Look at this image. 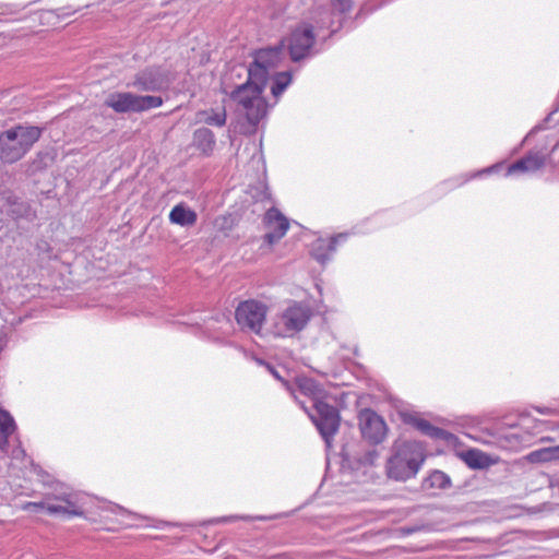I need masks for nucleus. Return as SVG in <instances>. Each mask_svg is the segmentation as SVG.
Returning <instances> with one entry per match:
<instances>
[{"instance_id": "obj_2", "label": "nucleus", "mask_w": 559, "mask_h": 559, "mask_svg": "<svg viewBox=\"0 0 559 559\" xmlns=\"http://www.w3.org/2000/svg\"><path fill=\"white\" fill-rule=\"evenodd\" d=\"M350 10V0H333L329 8H320L312 13L313 24H300L275 48H281L282 52L284 47L287 48L293 61H299L308 57L314 45V27L318 31L326 28L334 33L342 26L346 13Z\"/></svg>"}, {"instance_id": "obj_11", "label": "nucleus", "mask_w": 559, "mask_h": 559, "mask_svg": "<svg viewBox=\"0 0 559 559\" xmlns=\"http://www.w3.org/2000/svg\"><path fill=\"white\" fill-rule=\"evenodd\" d=\"M362 437L370 443L378 444L384 439V420L376 412L366 408L358 416Z\"/></svg>"}, {"instance_id": "obj_5", "label": "nucleus", "mask_w": 559, "mask_h": 559, "mask_svg": "<svg viewBox=\"0 0 559 559\" xmlns=\"http://www.w3.org/2000/svg\"><path fill=\"white\" fill-rule=\"evenodd\" d=\"M312 317L309 306L294 301L275 316L272 332L275 336L292 337L302 331Z\"/></svg>"}, {"instance_id": "obj_24", "label": "nucleus", "mask_w": 559, "mask_h": 559, "mask_svg": "<svg viewBox=\"0 0 559 559\" xmlns=\"http://www.w3.org/2000/svg\"><path fill=\"white\" fill-rule=\"evenodd\" d=\"M527 459L530 462H548L557 457V452L555 451V448H548V449H540L531 452L527 455Z\"/></svg>"}, {"instance_id": "obj_4", "label": "nucleus", "mask_w": 559, "mask_h": 559, "mask_svg": "<svg viewBox=\"0 0 559 559\" xmlns=\"http://www.w3.org/2000/svg\"><path fill=\"white\" fill-rule=\"evenodd\" d=\"M393 455L388 462L386 475L395 480L414 477L425 461L423 449L415 442H402L393 447Z\"/></svg>"}, {"instance_id": "obj_14", "label": "nucleus", "mask_w": 559, "mask_h": 559, "mask_svg": "<svg viewBox=\"0 0 559 559\" xmlns=\"http://www.w3.org/2000/svg\"><path fill=\"white\" fill-rule=\"evenodd\" d=\"M285 384L299 404L301 401L298 400L297 392L301 395L308 396L312 401L313 407L317 405V402H322L324 396V391L321 386L310 378H298L296 380L295 388L289 386L287 383Z\"/></svg>"}, {"instance_id": "obj_18", "label": "nucleus", "mask_w": 559, "mask_h": 559, "mask_svg": "<svg viewBox=\"0 0 559 559\" xmlns=\"http://www.w3.org/2000/svg\"><path fill=\"white\" fill-rule=\"evenodd\" d=\"M452 486L451 478L442 471H432L421 484L424 490L440 489L444 490Z\"/></svg>"}, {"instance_id": "obj_26", "label": "nucleus", "mask_w": 559, "mask_h": 559, "mask_svg": "<svg viewBox=\"0 0 559 559\" xmlns=\"http://www.w3.org/2000/svg\"><path fill=\"white\" fill-rule=\"evenodd\" d=\"M428 437L435 440H443L447 443H452L456 439L453 433L436 426L432 427Z\"/></svg>"}, {"instance_id": "obj_19", "label": "nucleus", "mask_w": 559, "mask_h": 559, "mask_svg": "<svg viewBox=\"0 0 559 559\" xmlns=\"http://www.w3.org/2000/svg\"><path fill=\"white\" fill-rule=\"evenodd\" d=\"M15 430L13 417L4 409L0 408V449L5 450L9 437Z\"/></svg>"}, {"instance_id": "obj_8", "label": "nucleus", "mask_w": 559, "mask_h": 559, "mask_svg": "<svg viewBox=\"0 0 559 559\" xmlns=\"http://www.w3.org/2000/svg\"><path fill=\"white\" fill-rule=\"evenodd\" d=\"M171 82L169 73L159 67H147L139 71L127 85L143 92L166 90Z\"/></svg>"}, {"instance_id": "obj_3", "label": "nucleus", "mask_w": 559, "mask_h": 559, "mask_svg": "<svg viewBox=\"0 0 559 559\" xmlns=\"http://www.w3.org/2000/svg\"><path fill=\"white\" fill-rule=\"evenodd\" d=\"M43 129L17 124L0 134V159L7 164L20 160L39 140Z\"/></svg>"}, {"instance_id": "obj_9", "label": "nucleus", "mask_w": 559, "mask_h": 559, "mask_svg": "<svg viewBox=\"0 0 559 559\" xmlns=\"http://www.w3.org/2000/svg\"><path fill=\"white\" fill-rule=\"evenodd\" d=\"M23 509L46 510L49 514L67 516H80L83 514V512L76 506V502L72 499V495L67 492L56 495L53 498L48 497L45 501L41 502H27Z\"/></svg>"}, {"instance_id": "obj_25", "label": "nucleus", "mask_w": 559, "mask_h": 559, "mask_svg": "<svg viewBox=\"0 0 559 559\" xmlns=\"http://www.w3.org/2000/svg\"><path fill=\"white\" fill-rule=\"evenodd\" d=\"M404 421L413 425L416 429H418L423 435L428 436L433 425H431L428 420L423 418H417L413 415H405Z\"/></svg>"}, {"instance_id": "obj_15", "label": "nucleus", "mask_w": 559, "mask_h": 559, "mask_svg": "<svg viewBox=\"0 0 559 559\" xmlns=\"http://www.w3.org/2000/svg\"><path fill=\"white\" fill-rule=\"evenodd\" d=\"M346 235L340 234L331 239H317L311 247V255L321 264L328 262L336 250L338 241L344 240Z\"/></svg>"}, {"instance_id": "obj_28", "label": "nucleus", "mask_w": 559, "mask_h": 559, "mask_svg": "<svg viewBox=\"0 0 559 559\" xmlns=\"http://www.w3.org/2000/svg\"><path fill=\"white\" fill-rule=\"evenodd\" d=\"M421 527L420 526H411V527H401L400 531L403 533V534H412V533H415V532H418L420 531Z\"/></svg>"}, {"instance_id": "obj_17", "label": "nucleus", "mask_w": 559, "mask_h": 559, "mask_svg": "<svg viewBox=\"0 0 559 559\" xmlns=\"http://www.w3.org/2000/svg\"><path fill=\"white\" fill-rule=\"evenodd\" d=\"M193 143L202 153L210 155L215 147V135L207 128H199L193 133Z\"/></svg>"}, {"instance_id": "obj_31", "label": "nucleus", "mask_w": 559, "mask_h": 559, "mask_svg": "<svg viewBox=\"0 0 559 559\" xmlns=\"http://www.w3.org/2000/svg\"><path fill=\"white\" fill-rule=\"evenodd\" d=\"M116 509L119 510L120 512H127L123 508H121L119 506H116Z\"/></svg>"}, {"instance_id": "obj_13", "label": "nucleus", "mask_w": 559, "mask_h": 559, "mask_svg": "<svg viewBox=\"0 0 559 559\" xmlns=\"http://www.w3.org/2000/svg\"><path fill=\"white\" fill-rule=\"evenodd\" d=\"M264 224L267 229L264 236V240L269 245H273L283 238L289 227L287 218L277 209L274 207L270 209L265 213Z\"/></svg>"}, {"instance_id": "obj_34", "label": "nucleus", "mask_w": 559, "mask_h": 559, "mask_svg": "<svg viewBox=\"0 0 559 559\" xmlns=\"http://www.w3.org/2000/svg\"><path fill=\"white\" fill-rule=\"evenodd\" d=\"M236 516H229V518H226L225 520H228V521H231V520H235Z\"/></svg>"}, {"instance_id": "obj_32", "label": "nucleus", "mask_w": 559, "mask_h": 559, "mask_svg": "<svg viewBox=\"0 0 559 559\" xmlns=\"http://www.w3.org/2000/svg\"><path fill=\"white\" fill-rule=\"evenodd\" d=\"M555 451L557 452V457H559V445L555 447Z\"/></svg>"}, {"instance_id": "obj_33", "label": "nucleus", "mask_w": 559, "mask_h": 559, "mask_svg": "<svg viewBox=\"0 0 559 559\" xmlns=\"http://www.w3.org/2000/svg\"><path fill=\"white\" fill-rule=\"evenodd\" d=\"M537 411L540 413V414H547V412H545L544 409L542 408H537Z\"/></svg>"}, {"instance_id": "obj_12", "label": "nucleus", "mask_w": 559, "mask_h": 559, "mask_svg": "<svg viewBox=\"0 0 559 559\" xmlns=\"http://www.w3.org/2000/svg\"><path fill=\"white\" fill-rule=\"evenodd\" d=\"M380 460V452L376 449L366 450L355 461L354 473L358 481L366 483L379 477L376 462Z\"/></svg>"}, {"instance_id": "obj_30", "label": "nucleus", "mask_w": 559, "mask_h": 559, "mask_svg": "<svg viewBox=\"0 0 559 559\" xmlns=\"http://www.w3.org/2000/svg\"><path fill=\"white\" fill-rule=\"evenodd\" d=\"M270 370H271V372H272V374H273L274 377H276L277 379H280L278 373H277L274 369L270 368Z\"/></svg>"}, {"instance_id": "obj_16", "label": "nucleus", "mask_w": 559, "mask_h": 559, "mask_svg": "<svg viewBox=\"0 0 559 559\" xmlns=\"http://www.w3.org/2000/svg\"><path fill=\"white\" fill-rule=\"evenodd\" d=\"M198 215L185 203L175 205L169 213V221L181 227H191L197 223Z\"/></svg>"}, {"instance_id": "obj_1", "label": "nucleus", "mask_w": 559, "mask_h": 559, "mask_svg": "<svg viewBox=\"0 0 559 559\" xmlns=\"http://www.w3.org/2000/svg\"><path fill=\"white\" fill-rule=\"evenodd\" d=\"M281 61V48L258 50L248 69V81L230 94L231 99L238 104L252 129L266 115L267 105L262 97L266 82L272 80L271 93L275 98H278L292 82L288 72H275Z\"/></svg>"}, {"instance_id": "obj_22", "label": "nucleus", "mask_w": 559, "mask_h": 559, "mask_svg": "<svg viewBox=\"0 0 559 559\" xmlns=\"http://www.w3.org/2000/svg\"><path fill=\"white\" fill-rule=\"evenodd\" d=\"M464 460L472 468H484L488 465V456L479 450H468L464 455Z\"/></svg>"}, {"instance_id": "obj_27", "label": "nucleus", "mask_w": 559, "mask_h": 559, "mask_svg": "<svg viewBox=\"0 0 559 559\" xmlns=\"http://www.w3.org/2000/svg\"><path fill=\"white\" fill-rule=\"evenodd\" d=\"M525 167L526 166L520 158L508 166L507 176L518 175V174H527L528 171L526 170Z\"/></svg>"}, {"instance_id": "obj_6", "label": "nucleus", "mask_w": 559, "mask_h": 559, "mask_svg": "<svg viewBox=\"0 0 559 559\" xmlns=\"http://www.w3.org/2000/svg\"><path fill=\"white\" fill-rule=\"evenodd\" d=\"M105 105L118 114L142 112L163 105V98L153 95H136L131 92H115L105 99Z\"/></svg>"}, {"instance_id": "obj_7", "label": "nucleus", "mask_w": 559, "mask_h": 559, "mask_svg": "<svg viewBox=\"0 0 559 559\" xmlns=\"http://www.w3.org/2000/svg\"><path fill=\"white\" fill-rule=\"evenodd\" d=\"M300 406L309 415L326 445L331 447L332 438L340 427V415L337 409L323 401L317 402V405L314 406L316 414L310 413L304 402H300Z\"/></svg>"}, {"instance_id": "obj_23", "label": "nucleus", "mask_w": 559, "mask_h": 559, "mask_svg": "<svg viewBox=\"0 0 559 559\" xmlns=\"http://www.w3.org/2000/svg\"><path fill=\"white\" fill-rule=\"evenodd\" d=\"M9 209L7 213L13 218H20L28 213V205L25 202L19 201L17 198H8Z\"/></svg>"}, {"instance_id": "obj_21", "label": "nucleus", "mask_w": 559, "mask_h": 559, "mask_svg": "<svg viewBox=\"0 0 559 559\" xmlns=\"http://www.w3.org/2000/svg\"><path fill=\"white\" fill-rule=\"evenodd\" d=\"M521 160L526 166L528 173H535L546 165V155L540 152H528Z\"/></svg>"}, {"instance_id": "obj_29", "label": "nucleus", "mask_w": 559, "mask_h": 559, "mask_svg": "<svg viewBox=\"0 0 559 559\" xmlns=\"http://www.w3.org/2000/svg\"><path fill=\"white\" fill-rule=\"evenodd\" d=\"M20 454H24V451H23V450H19V449H17L16 451H14V452H13V455H14L15 457H17Z\"/></svg>"}, {"instance_id": "obj_20", "label": "nucleus", "mask_w": 559, "mask_h": 559, "mask_svg": "<svg viewBox=\"0 0 559 559\" xmlns=\"http://www.w3.org/2000/svg\"><path fill=\"white\" fill-rule=\"evenodd\" d=\"M226 110H201L197 114L198 122H202L209 126L223 127L226 123Z\"/></svg>"}, {"instance_id": "obj_10", "label": "nucleus", "mask_w": 559, "mask_h": 559, "mask_svg": "<svg viewBox=\"0 0 559 559\" xmlns=\"http://www.w3.org/2000/svg\"><path fill=\"white\" fill-rule=\"evenodd\" d=\"M266 308L261 302L247 300L236 309V320L241 329H248L253 333H260L265 321Z\"/></svg>"}]
</instances>
